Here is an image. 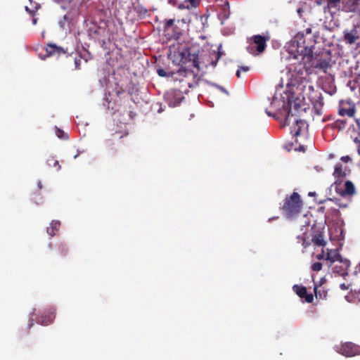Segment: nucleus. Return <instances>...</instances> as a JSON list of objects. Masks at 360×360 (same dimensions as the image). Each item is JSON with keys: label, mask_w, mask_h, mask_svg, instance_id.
Here are the masks:
<instances>
[{"label": "nucleus", "mask_w": 360, "mask_h": 360, "mask_svg": "<svg viewBox=\"0 0 360 360\" xmlns=\"http://www.w3.org/2000/svg\"><path fill=\"white\" fill-rule=\"evenodd\" d=\"M302 44H304V34L298 33L289 50V72H291V81L294 82V85L301 84L307 81L309 72L306 64L313 60L311 49L300 46Z\"/></svg>", "instance_id": "obj_1"}, {"label": "nucleus", "mask_w": 360, "mask_h": 360, "mask_svg": "<svg viewBox=\"0 0 360 360\" xmlns=\"http://www.w3.org/2000/svg\"><path fill=\"white\" fill-rule=\"evenodd\" d=\"M175 61L181 68L178 74L181 76H186L188 73H193L192 68L199 70V56L196 51H193L191 48L184 49L175 53Z\"/></svg>", "instance_id": "obj_2"}, {"label": "nucleus", "mask_w": 360, "mask_h": 360, "mask_svg": "<svg viewBox=\"0 0 360 360\" xmlns=\"http://www.w3.org/2000/svg\"><path fill=\"white\" fill-rule=\"evenodd\" d=\"M302 205L300 195L297 192H293L290 196L285 198L282 210L286 217L291 218L300 212Z\"/></svg>", "instance_id": "obj_3"}, {"label": "nucleus", "mask_w": 360, "mask_h": 360, "mask_svg": "<svg viewBox=\"0 0 360 360\" xmlns=\"http://www.w3.org/2000/svg\"><path fill=\"white\" fill-rule=\"evenodd\" d=\"M269 40V37L254 35L248 39L249 45L247 46V51L253 56L259 55L264 51Z\"/></svg>", "instance_id": "obj_4"}, {"label": "nucleus", "mask_w": 360, "mask_h": 360, "mask_svg": "<svg viewBox=\"0 0 360 360\" xmlns=\"http://www.w3.org/2000/svg\"><path fill=\"white\" fill-rule=\"evenodd\" d=\"M359 5L356 0H330L324 7V10L330 8L338 9L344 12H355L358 9Z\"/></svg>", "instance_id": "obj_5"}, {"label": "nucleus", "mask_w": 360, "mask_h": 360, "mask_svg": "<svg viewBox=\"0 0 360 360\" xmlns=\"http://www.w3.org/2000/svg\"><path fill=\"white\" fill-rule=\"evenodd\" d=\"M286 112V117L285 119V124L290 125L293 124L292 127L291 132L293 133L294 136H297L300 134L302 129L306 127V122L302 120L297 118V116L294 115L291 108H286L285 109Z\"/></svg>", "instance_id": "obj_6"}, {"label": "nucleus", "mask_w": 360, "mask_h": 360, "mask_svg": "<svg viewBox=\"0 0 360 360\" xmlns=\"http://www.w3.org/2000/svg\"><path fill=\"white\" fill-rule=\"evenodd\" d=\"M311 65L319 70L323 71L325 73L328 69L331 68V54L330 51H323L316 54L311 62Z\"/></svg>", "instance_id": "obj_7"}, {"label": "nucleus", "mask_w": 360, "mask_h": 360, "mask_svg": "<svg viewBox=\"0 0 360 360\" xmlns=\"http://www.w3.org/2000/svg\"><path fill=\"white\" fill-rule=\"evenodd\" d=\"M336 351L347 357L360 355V346L353 342H347L336 347Z\"/></svg>", "instance_id": "obj_8"}, {"label": "nucleus", "mask_w": 360, "mask_h": 360, "mask_svg": "<svg viewBox=\"0 0 360 360\" xmlns=\"http://www.w3.org/2000/svg\"><path fill=\"white\" fill-rule=\"evenodd\" d=\"M163 32L168 40H177L181 35L179 27L174 25V19L167 20L164 22Z\"/></svg>", "instance_id": "obj_9"}, {"label": "nucleus", "mask_w": 360, "mask_h": 360, "mask_svg": "<svg viewBox=\"0 0 360 360\" xmlns=\"http://www.w3.org/2000/svg\"><path fill=\"white\" fill-rule=\"evenodd\" d=\"M165 98L169 106L175 107L178 105L184 99V96L181 91L176 89H171L168 91Z\"/></svg>", "instance_id": "obj_10"}, {"label": "nucleus", "mask_w": 360, "mask_h": 360, "mask_svg": "<svg viewBox=\"0 0 360 360\" xmlns=\"http://www.w3.org/2000/svg\"><path fill=\"white\" fill-rule=\"evenodd\" d=\"M293 291L301 299L304 300L307 303H311L314 300V295L311 293H308L307 288L302 285H294L292 286Z\"/></svg>", "instance_id": "obj_11"}, {"label": "nucleus", "mask_w": 360, "mask_h": 360, "mask_svg": "<svg viewBox=\"0 0 360 360\" xmlns=\"http://www.w3.org/2000/svg\"><path fill=\"white\" fill-rule=\"evenodd\" d=\"M344 41L347 44H353L357 39H359V32L356 27H354L352 30H345L343 32Z\"/></svg>", "instance_id": "obj_12"}, {"label": "nucleus", "mask_w": 360, "mask_h": 360, "mask_svg": "<svg viewBox=\"0 0 360 360\" xmlns=\"http://www.w3.org/2000/svg\"><path fill=\"white\" fill-rule=\"evenodd\" d=\"M336 191L342 196H352L355 193V186L351 181H346L344 188L337 186Z\"/></svg>", "instance_id": "obj_13"}, {"label": "nucleus", "mask_w": 360, "mask_h": 360, "mask_svg": "<svg viewBox=\"0 0 360 360\" xmlns=\"http://www.w3.org/2000/svg\"><path fill=\"white\" fill-rule=\"evenodd\" d=\"M347 167H343L341 164H337L335 167L333 176L336 179L335 184L341 181L347 176Z\"/></svg>", "instance_id": "obj_14"}, {"label": "nucleus", "mask_w": 360, "mask_h": 360, "mask_svg": "<svg viewBox=\"0 0 360 360\" xmlns=\"http://www.w3.org/2000/svg\"><path fill=\"white\" fill-rule=\"evenodd\" d=\"M46 56H52L54 55L60 56L65 54L66 51L60 46H58L56 44H49L46 47Z\"/></svg>", "instance_id": "obj_15"}, {"label": "nucleus", "mask_w": 360, "mask_h": 360, "mask_svg": "<svg viewBox=\"0 0 360 360\" xmlns=\"http://www.w3.org/2000/svg\"><path fill=\"white\" fill-rule=\"evenodd\" d=\"M326 260H328V261H329L330 262V264H333V262H335L336 261L342 262V257L339 254L338 250H335V249L328 250V249H327Z\"/></svg>", "instance_id": "obj_16"}, {"label": "nucleus", "mask_w": 360, "mask_h": 360, "mask_svg": "<svg viewBox=\"0 0 360 360\" xmlns=\"http://www.w3.org/2000/svg\"><path fill=\"white\" fill-rule=\"evenodd\" d=\"M68 250L69 249L67 244L61 241L56 245V255L59 257H64L67 255Z\"/></svg>", "instance_id": "obj_17"}, {"label": "nucleus", "mask_w": 360, "mask_h": 360, "mask_svg": "<svg viewBox=\"0 0 360 360\" xmlns=\"http://www.w3.org/2000/svg\"><path fill=\"white\" fill-rule=\"evenodd\" d=\"M55 319L54 313H50L49 315H41L37 319V322L43 326H48L53 323Z\"/></svg>", "instance_id": "obj_18"}, {"label": "nucleus", "mask_w": 360, "mask_h": 360, "mask_svg": "<svg viewBox=\"0 0 360 360\" xmlns=\"http://www.w3.org/2000/svg\"><path fill=\"white\" fill-rule=\"evenodd\" d=\"M200 0H184L182 4L179 5V8L192 9L198 7L200 4Z\"/></svg>", "instance_id": "obj_19"}, {"label": "nucleus", "mask_w": 360, "mask_h": 360, "mask_svg": "<svg viewBox=\"0 0 360 360\" xmlns=\"http://www.w3.org/2000/svg\"><path fill=\"white\" fill-rule=\"evenodd\" d=\"M60 222L59 221H52L50 226L47 227L46 232L51 237L54 236L56 232L59 230Z\"/></svg>", "instance_id": "obj_20"}, {"label": "nucleus", "mask_w": 360, "mask_h": 360, "mask_svg": "<svg viewBox=\"0 0 360 360\" xmlns=\"http://www.w3.org/2000/svg\"><path fill=\"white\" fill-rule=\"evenodd\" d=\"M314 292L316 299L324 300L328 296V291L324 288L319 289V286L316 284L314 287Z\"/></svg>", "instance_id": "obj_21"}, {"label": "nucleus", "mask_w": 360, "mask_h": 360, "mask_svg": "<svg viewBox=\"0 0 360 360\" xmlns=\"http://www.w3.org/2000/svg\"><path fill=\"white\" fill-rule=\"evenodd\" d=\"M312 243L318 246L324 247L326 245V242L322 234L319 233L313 236L311 239Z\"/></svg>", "instance_id": "obj_22"}, {"label": "nucleus", "mask_w": 360, "mask_h": 360, "mask_svg": "<svg viewBox=\"0 0 360 360\" xmlns=\"http://www.w3.org/2000/svg\"><path fill=\"white\" fill-rule=\"evenodd\" d=\"M355 113V110L354 107L349 108L348 109L340 108L339 110V114L342 116L348 115L349 117H353Z\"/></svg>", "instance_id": "obj_23"}, {"label": "nucleus", "mask_w": 360, "mask_h": 360, "mask_svg": "<svg viewBox=\"0 0 360 360\" xmlns=\"http://www.w3.org/2000/svg\"><path fill=\"white\" fill-rule=\"evenodd\" d=\"M47 164L51 167H54L56 171H59L60 169V165L58 160L54 159L53 158H51L47 160Z\"/></svg>", "instance_id": "obj_24"}, {"label": "nucleus", "mask_w": 360, "mask_h": 360, "mask_svg": "<svg viewBox=\"0 0 360 360\" xmlns=\"http://www.w3.org/2000/svg\"><path fill=\"white\" fill-rule=\"evenodd\" d=\"M346 127V121L343 120H337L333 123V127L339 130L345 129Z\"/></svg>", "instance_id": "obj_25"}, {"label": "nucleus", "mask_w": 360, "mask_h": 360, "mask_svg": "<svg viewBox=\"0 0 360 360\" xmlns=\"http://www.w3.org/2000/svg\"><path fill=\"white\" fill-rule=\"evenodd\" d=\"M322 264L321 262H315L311 265V270L314 271H319L322 269Z\"/></svg>", "instance_id": "obj_26"}, {"label": "nucleus", "mask_w": 360, "mask_h": 360, "mask_svg": "<svg viewBox=\"0 0 360 360\" xmlns=\"http://www.w3.org/2000/svg\"><path fill=\"white\" fill-rule=\"evenodd\" d=\"M158 75L160 77H169L170 76L169 73H167L165 70L162 68H159L157 70Z\"/></svg>", "instance_id": "obj_27"}, {"label": "nucleus", "mask_w": 360, "mask_h": 360, "mask_svg": "<svg viewBox=\"0 0 360 360\" xmlns=\"http://www.w3.org/2000/svg\"><path fill=\"white\" fill-rule=\"evenodd\" d=\"M354 142L356 143V151H357V153L358 155H360V138L359 137H356L354 139Z\"/></svg>", "instance_id": "obj_28"}, {"label": "nucleus", "mask_w": 360, "mask_h": 360, "mask_svg": "<svg viewBox=\"0 0 360 360\" xmlns=\"http://www.w3.org/2000/svg\"><path fill=\"white\" fill-rule=\"evenodd\" d=\"M326 255H325V253H324V250H322V252L321 254H319L316 255V258L319 259V260H321V259H326Z\"/></svg>", "instance_id": "obj_29"}, {"label": "nucleus", "mask_w": 360, "mask_h": 360, "mask_svg": "<svg viewBox=\"0 0 360 360\" xmlns=\"http://www.w3.org/2000/svg\"><path fill=\"white\" fill-rule=\"evenodd\" d=\"M220 56H221L220 53H217L216 54V59H215V60H213L211 63L213 66H216L217 65V63L219 59L220 58Z\"/></svg>", "instance_id": "obj_30"}, {"label": "nucleus", "mask_w": 360, "mask_h": 360, "mask_svg": "<svg viewBox=\"0 0 360 360\" xmlns=\"http://www.w3.org/2000/svg\"><path fill=\"white\" fill-rule=\"evenodd\" d=\"M81 58H75V68L77 69H79L80 68V64H81Z\"/></svg>", "instance_id": "obj_31"}, {"label": "nucleus", "mask_w": 360, "mask_h": 360, "mask_svg": "<svg viewBox=\"0 0 360 360\" xmlns=\"http://www.w3.org/2000/svg\"><path fill=\"white\" fill-rule=\"evenodd\" d=\"M349 286L350 285L349 284H346V283H341L340 285V288L343 290H348L349 288Z\"/></svg>", "instance_id": "obj_32"}, {"label": "nucleus", "mask_w": 360, "mask_h": 360, "mask_svg": "<svg viewBox=\"0 0 360 360\" xmlns=\"http://www.w3.org/2000/svg\"><path fill=\"white\" fill-rule=\"evenodd\" d=\"M341 160L345 162H348L351 161L352 159H351V158L349 156L346 155V156H342L341 158Z\"/></svg>", "instance_id": "obj_33"}, {"label": "nucleus", "mask_w": 360, "mask_h": 360, "mask_svg": "<svg viewBox=\"0 0 360 360\" xmlns=\"http://www.w3.org/2000/svg\"><path fill=\"white\" fill-rule=\"evenodd\" d=\"M63 135H64V132L62 130L57 129V136L59 138H63Z\"/></svg>", "instance_id": "obj_34"}, {"label": "nucleus", "mask_w": 360, "mask_h": 360, "mask_svg": "<svg viewBox=\"0 0 360 360\" xmlns=\"http://www.w3.org/2000/svg\"><path fill=\"white\" fill-rule=\"evenodd\" d=\"M25 9L27 12H29L30 14L34 15L35 13L34 10H30L27 6L25 7Z\"/></svg>", "instance_id": "obj_35"}, {"label": "nucleus", "mask_w": 360, "mask_h": 360, "mask_svg": "<svg viewBox=\"0 0 360 360\" xmlns=\"http://www.w3.org/2000/svg\"><path fill=\"white\" fill-rule=\"evenodd\" d=\"M326 281V280L325 278H321L320 281H319V287H321Z\"/></svg>", "instance_id": "obj_36"}, {"label": "nucleus", "mask_w": 360, "mask_h": 360, "mask_svg": "<svg viewBox=\"0 0 360 360\" xmlns=\"http://www.w3.org/2000/svg\"><path fill=\"white\" fill-rule=\"evenodd\" d=\"M168 3L173 6H176V0H168Z\"/></svg>", "instance_id": "obj_37"}, {"label": "nucleus", "mask_w": 360, "mask_h": 360, "mask_svg": "<svg viewBox=\"0 0 360 360\" xmlns=\"http://www.w3.org/2000/svg\"><path fill=\"white\" fill-rule=\"evenodd\" d=\"M305 33H306L307 34H311V28H310V27L307 28V29L305 30Z\"/></svg>", "instance_id": "obj_38"}, {"label": "nucleus", "mask_w": 360, "mask_h": 360, "mask_svg": "<svg viewBox=\"0 0 360 360\" xmlns=\"http://www.w3.org/2000/svg\"><path fill=\"white\" fill-rule=\"evenodd\" d=\"M297 239L299 240V242L300 241H302L304 243V240H305V239H304V238L303 236H298Z\"/></svg>", "instance_id": "obj_39"}, {"label": "nucleus", "mask_w": 360, "mask_h": 360, "mask_svg": "<svg viewBox=\"0 0 360 360\" xmlns=\"http://www.w3.org/2000/svg\"><path fill=\"white\" fill-rule=\"evenodd\" d=\"M236 76L239 78L240 77V70L238 69L236 72Z\"/></svg>", "instance_id": "obj_40"}, {"label": "nucleus", "mask_w": 360, "mask_h": 360, "mask_svg": "<svg viewBox=\"0 0 360 360\" xmlns=\"http://www.w3.org/2000/svg\"><path fill=\"white\" fill-rule=\"evenodd\" d=\"M240 69H242L243 71L246 72L249 70L248 67H241Z\"/></svg>", "instance_id": "obj_41"}, {"label": "nucleus", "mask_w": 360, "mask_h": 360, "mask_svg": "<svg viewBox=\"0 0 360 360\" xmlns=\"http://www.w3.org/2000/svg\"><path fill=\"white\" fill-rule=\"evenodd\" d=\"M37 22V18H33L32 19V24L33 25H36Z\"/></svg>", "instance_id": "obj_42"}, {"label": "nucleus", "mask_w": 360, "mask_h": 360, "mask_svg": "<svg viewBox=\"0 0 360 360\" xmlns=\"http://www.w3.org/2000/svg\"><path fill=\"white\" fill-rule=\"evenodd\" d=\"M220 89L223 91V92H225L226 94H228V92L226 91V89L223 87H220Z\"/></svg>", "instance_id": "obj_43"}, {"label": "nucleus", "mask_w": 360, "mask_h": 360, "mask_svg": "<svg viewBox=\"0 0 360 360\" xmlns=\"http://www.w3.org/2000/svg\"><path fill=\"white\" fill-rule=\"evenodd\" d=\"M329 200L335 202L336 204H338V202H337L338 200L337 199H335V200H334L332 198H330Z\"/></svg>", "instance_id": "obj_44"}, {"label": "nucleus", "mask_w": 360, "mask_h": 360, "mask_svg": "<svg viewBox=\"0 0 360 360\" xmlns=\"http://www.w3.org/2000/svg\"><path fill=\"white\" fill-rule=\"evenodd\" d=\"M38 186L39 188H42V185H41V182H39L38 183Z\"/></svg>", "instance_id": "obj_45"}, {"label": "nucleus", "mask_w": 360, "mask_h": 360, "mask_svg": "<svg viewBox=\"0 0 360 360\" xmlns=\"http://www.w3.org/2000/svg\"><path fill=\"white\" fill-rule=\"evenodd\" d=\"M316 4L320 5L321 4V1H316Z\"/></svg>", "instance_id": "obj_46"}, {"label": "nucleus", "mask_w": 360, "mask_h": 360, "mask_svg": "<svg viewBox=\"0 0 360 360\" xmlns=\"http://www.w3.org/2000/svg\"><path fill=\"white\" fill-rule=\"evenodd\" d=\"M309 89H313V87H312L311 86H310V85H309Z\"/></svg>", "instance_id": "obj_47"}, {"label": "nucleus", "mask_w": 360, "mask_h": 360, "mask_svg": "<svg viewBox=\"0 0 360 360\" xmlns=\"http://www.w3.org/2000/svg\"><path fill=\"white\" fill-rule=\"evenodd\" d=\"M326 1H327V4L330 2V0H326Z\"/></svg>", "instance_id": "obj_48"}, {"label": "nucleus", "mask_w": 360, "mask_h": 360, "mask_svg": "<svg viewBox=\"0 0 360 360\" xmlns=\"http://www.w3.org/2000/svg\"><path fill=\"white\" fill-rule=\"evenodd\" d=\"M359 301L360 302V299H359Z\"/></svg>", "instance_id": "obj_49"}, {"label": "nucleus", "mask_w": 360, "mask_h": 360, "mask_svg": "<svg viewBox=\"0 0 360 360\" xmlns=\"http://www.w3.org/2000/svg\"><path fill=\"white\" fill-rule=\"evenodd\" d=\"M360 156V155H359Z\"/></svg>", "instance_id": "obj_50"}]
</instances>
